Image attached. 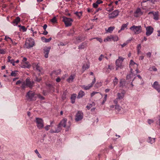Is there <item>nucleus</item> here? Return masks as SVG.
I'll use <instances>...</instances> for the list:
<instances>
[{"mask_svg": "<svg viewBox=\"0 0 160 160\" xmlns=\"http://www.w3.org/2000/svg\"><path fill=\"white\" fill-rule=\"evenodd\" d=\"M149 70L150 71H157V69L155 67V66H153L152 67L150 68L149 69Z\"/></svg>", "mask_w": 160, "mask_h": 160, "instance_id": "obj_39", "label": "nucleus"}, {"mask_svg": "<svg viewBox=\"0 0 160 160\" xmlns=\"http://www.w3.org/2000/svg\"><path fill=\"white\" fill-rule=\"evenodd\" d=\"M36 69L39 72H41L42 70V68L38 65L37 64L36 66Z\"/></svg>", "mask_w": 160, "mask_h": 160, "instance_id": "obj_35", "label": "nucleus"}, {"mask_svg": "<svg viewBox=\"0 0 160 160\" xmlns=\"http://www.w3.org/2000/svg\"><path fill=\"white\" fill-rule=\"evenodd\" d=\"M27 58H25V57H24L23 58V59L22 60V61L21 63H23V62H27Z\"/></svg>", "mask_w": 160, "mask_h": 160, "instance_id": "obj_57", "label": "nucleus"}, {"mask_svg": "<svg viewBox=\"0 0 160 160\" xmlns=\"http://www.w3.org/2000/svg\"><path fill=\"white\" fill-rule=\"evenodd\" d=\"M75 14L77 16V17L79 18H80L81 16H82V12H75Z\"/></svg>", "mask_w": 160, "mask_h": 160, "instance_id": "obj_32", "label": "nucleus"}, {"mask_svg": "<svg viewBox=\"0 0 160 160\" xmlns=\"http://www.w3.org/2000/svg\"><path fill=\"white\" fill-rule=\"evenodd\" d=\"M153 121L152 120L149 119L148 120V123L149 124H151L153 122Z\"/></svg>", "mask_w": 160, "mask_h": 160, "instance_id": "obj_62", "label": "nucleus"}, {"mask_svg": "<svg viewBox=\"0 0 160 160\" xmlns=\"http://www.w3.org/2000/svg\"><path fill=\"white\" fill-rule=\"evenodd\" d=\"M31 65L28 62L21 63V67L22 68H29Z\"/></svg>", "mask_w": 160, "mask_h": 160, "instance_id": "obj_17", "label": "nucleus"}, {"mask_svg": "<svg viewBox=\"0 0 160 160\" xmlns=\"http://www.w3.org/2000/svg\"><path fill=\"white\" fill-rule=\"evenodd\" d=\"M41 40L43 42H49L52 40V38L50 37L49 38L47 39L44 37H42L41 38Z\"/></svg>", "mask_w": 160, "mask_h": 160, "instance_id": "obj_21", "label": "nucleus"}, {"mask_svg": "<svg viewBox=\"0 0 160 160\" xmlns=\"http://www.w3.org/2000/svg\"><path fill=\"white\" fill-rule=\"evenodd\" d=\"M152 87L158 92H160V84L157 81L155 82L152 85Z\"/></svg>", "mask_w": 160, "mask_h": 160, "instance_id": "obj_14", "label": "nucleus"}, {"mask_svg": "<svg viewBox=\"0 0 160 160\" xmlns=\"http://www.w3.org/2000/svg\"><path fill=\"white\" fill-rule=\"evenodd\" d=\"M0 53L1 54H4L5 53L4 50L3 49H0Z\"/></svg>", "mask_w": 160, "mask_h": 160, "instance_id": "obj_56", "label": "nucleus"}, {"mask_svg": "<svg viewBox=\"0 0 160 160\" xmlns=\"http://www.w3.org/2000/svg\"><path fill=\"white\" fill-rule=\"evenodd\" d=\"M118 40V37L116 36H111L110 37H108L106 39L104 40V41L105 42L108 41H113L114 42L117 41Z\"/></svg>", "mask_w": 160, "mask_h": 160, "instance_id": "obj_7", "label": "nucleus"}, {"mask_svg": "<svg viewBox=\"0 0 160 160\" xmlns=\"http://www.w3.org/2000/svg\"><path fill=\"white\" fill-rule=\"evenodd\" d=\"M136 66V71L137 73H139V71L138 69V64L135 63L132 60H131L130 61V62L129 64V67L130 68V72L132 73V72H133L132 70V66Z\"/></svg>", "mask_w": 160, "mask_h": 160, "instance_id": "obj_6", "label": "nucleus"}, {"mask_svg": "<svg viewBox=\"0 0 160 160\" xmlns=\"http://www.w3.org/2000/svg\"><path fill=\"white\" fill-rule=\"evenodd\" d=\"M67 121V119L66 118H63L62 120L59 124L61 126H63L64 127H65L66 126V123Z\"/></svg>", "mask_w": 160, "mask_h": 160, "instance_id": "obj_19", "label": "nucleus"}, {"mask_svg": "<svg viewBox=\"0 0 160 160\" xmlns=\"http://www.w3.org/2000/svg\"><path fill=\"white\" fill-rule=\"evenodd\" d=\"M83 118V113L81 112L78 111L76 114L75 120L78 121L81 120Z\"/></svg>", "mask_w": 160, "mask_h": 160, "instance_id": "obj_10", "label": "nucleus"}, {"mask_svg": "<svg viewBox=\"0 0 160 160\" xmlns=\"http://www.w3.org/2000/svg\"><path fill=\"white\" fill-rule=\"evenodd\" d=\"M114 103L115 104H116L117 105V104L118 103V99L117 98H116V99H115V100H114Z\"/></svg>", "mask_w": 160, "mask_h": 160, "instance_id": "obj_63", "label": "nucleus"}, {"mask_svg": "<svg viewBox=\"0 0 160 160\" xmlns=\"http://www.w3.org/2000/svg\"><path fill=\"white\" fill-rule=\"evenodd\" d=\"M116 109L118 111H119L121 110V107L118 105H115Z\"/></svg>", "mask_w": 160, "mask_h": 160, "instance_id": "obj_40", "label": "nucleus"}, {"mask_svg": "<svg viewBox=\"0 0 160 160\" xmlns=\"http://www.w3.org/2000/svg\"><path fill=\"white\" fill-rule=\"evenodd\" d=\"M154 18H153L156 20H158L159 19V15L158 12H155L153 14Z\"/></svg>", "mask_w": 160, "mask_h": 160, "instance_id": "obj_27", "label": "nucleus"}, {"mask_svg": "<svg viewBox=\"0 0 160 160\" xmlns=\"http://www.w3.org/2000/svg\"><path fill=\"white\" fill-rule=\"evenodd\" d=\"M8 39L10 40L11 41V39H12L11 38H9V37H8L7 36H6L5 37V40H6V41H8Z\"/></svg>", "mask_w": 160, "mask_h": 160, "instance_id": "obj_50", "label": "nucleus"}, {"mask_svg": "<svg viewBox=\"0 0 160 160\" xmlns=\"http://www.w3.org/2000/svg\"><path fill=\"white\" fill-rule=\"evenodd\" d=\"M61 130V126L58 124L57 128L55 129L56 133H58L60 132Z\"/></svg>", "mask_w": 160, "mask_h": 160, "instance_id": "obj_30", "label": "nucleus"}, {"mask_svg": "<svg viewBox=\"0 0 160 160\" xmlns=\"http://www.w3.org/2000/svg\"><path fill=\"white\" fill-rule=\"evenodd\" d=\"M96 82L95 78L94 77L92 82L91 83V84H92V86H93L94 84Z\"/></svg>", "mask_w": 160, "mask_h": 160, "instance_id": "obj_60", "label": "nucleus"}, {"mask_svg": "<svg viewBox=\"0 0 160 160\" xmlns=\"http://www.w3.org/2000/svg\"><path fill=\"white\" fill-rule=\"evenodd\" d=\"M11 41L13 45H16L17 44V43L13 41L12 39H11Z\"/></svg>", "mask_w": 160, "mask_h": 160, "instance_id": "obj_59", "label": "nucleus"}, {"mask_svg": "<svg viewBox=\"0 0 160 160\" xmlns=\"http://www.w3.org/2000/svg\"><path fill=\"white\" fill-rule=\"evenodd\" d=\"M104 57V56L102 55L101 54L98 58V60L99 61H101L102 60V59Z\"/></svg>", "mask_w": 160, "mask_h": 160, "instance_id": "obj_47", "label": "nucleus"}, {"mask_svg": "<svg viewBox=\"0 0 160 160\" xmlns=\"http://www.w3.org/2000/svg\"><path fill=\"white\" fill-rule=\"evenodd\" d=\"M128 42H126L125 43H124L122 44H121V46H122V48L124 47L125 46L128 44Z\"/></svg>", "mask_w": 160, "mask_h": 160, "instance_id": "obj_58", "label": "nucleus"}, {"mask_svg": "<svg viewBox=\"0 0 160 160\" xmlns=\"http://www.w3.org/2000/svg\"><path fill=\"white\" fill-rule=\"evenodd\" d=\"M37 94L32 91H30L27 92L26 97L28 100L30 101L35 100L37 98Z\"/></svg>", "mask_w": 160, "mask_h": 160, "instance_id": "obj_1", "label": "nucleus"}, {"mask_svg": "<svg viewBox=\"0 0 160 160\" xmlns=\"http://www.w3.org/2000/svg\"><path fill=\"white\" fill-rule=\"evenodd\" d=\"M128 24V23H127L126 24H122L121 26L120 30L118 31V32H119L121 31L124 30L127 27Z\"/></svg>", "mask_w": 160, "mask_h": 160, "instance_id": "obj_28", "label": "nucleus"}, {"mask_svg": "<svg viewBox=\"0 0 160 160\" xmlns=\"http://www.w3.org/2000/svg\"><path fill=\"white\" fill-rule=\"evenodd\" d=\"M124 58L121 56L118 57V59H117L115 62L116 65L117 67L116 69L118 70V68L122 66V63L123 61Z\"/></svg>", "mask_w": 160, "mask_h": 160, "instance_id": "obj_5", "label": "nucleus"}, {"mask_svg": "<svg viewBox=\"0 0 160 160\" xmlns=\"http://www.w3.org/2000/svg\"><path fill=\"white\" fill-rule=\"evenodd\" d=\"M96 2L98 5L103 3L102 1L101 0H97Z\"/></svg>", "mask_w": 160, "mask_h": 160, "instance_id": "obj_54", "label": "nucleus"}, {"mask_svg": "<svg viewBox=\"0 0 160 160\" xmlns=\"http://www.w3.org/2000/svg\"><path fill=\"white\" fill-rule=\"evenodd\" d=\"M38 97L41 100H43L44 99V98L40 94H37V97Z\"/></svg>", "mask_w": 160, "mask_h": 160, "instance_id": "obj_41", "label": "nucleus"}, {"mask_svg": "<svg viewBox=\"0 0 160 160\" xmlns=\"http://www.w3.org/2000/svg\"><path fill=\"white\" fill-rule=\"evenodd\" d=\"M86 43H83L78 46V48L80 49H83L86 47Z\"/></svg>", "mask_w": 160, "mask_h": 160, "instance_id": "obj_31", "label": "nucleus"}, {"mask_svg": "<svg viewBox=\"0 0 160 160\" xmlns=\"http://www.w3.org/2000/svg\"><path fill=\"white\" fill-rule=\"evenodd\" d=\"M18 71H12V72L11 73L10 75L12 77H15L17 76V72Z\"/></svg>", "mask_w": 160, "mask_h": 160, "instance_id": "obj_33", "label": "nucleus"}, {"mask_svg": "<svg viewBox=\"0 0 160 160\" xmlns=\"http://www.w3.org/2000/svg\"><path fill=\"white\" fill-rule=\"evenodd\" d=\"M113 82L114 84V86H115L118 84V79L116 77H115L114 80H113Z\"/></svg>", "mask_w": 160, "mask_h": 160, "instance_id": "obj_36", "label": "nucleus"}, {"mask_svg": "<svg viewBox=\"0 0 160 160\" xmlns=\"http://www.w3.org/2000/svg\"><path fill=\"white\" fill-rule=\"evenodd\" d=\"M95 38L98 41H99L101 43L102 42V39L101 38Z\"/></svg>", "mask_w": 160, "mask_h": 160, "instance_id": "obj_46", "label": "nucleus"}, {"mask_svg": "<svg viewBox=\"0 0 160 160\" xmlns=\"http://www.w3.org/2000/svg\"><path fill=\"white\" fill-rule=\"evenodd\" d=\"M26 85L27 87L30 88H32L33 86L34 82H31L29 78H27L26 80Z\"/></svg>", "mask_w": 160, "mask_h": 160, "instance_id": "obj_13", "label": "nucleus"}, {"mask_svg": "<svg viewBox=\"0 0 160 160\" xmlns=\"http://www.w3.org/2000/svg\"><path fill=\"white\" fill-rule=\"evenodd\" d=\"M35 122L36 123V125L38 128L40 129L43 128L44 127V122L43 120L41 118H36Z\"/></svg>", "mask_w": 160, "mask_h": 160, "instance_id": "obj_3", "label": "nucleus"}, {"mask_svg": "<svg viewBox=\"0 0 160 160\" xmlns=\"http://www.w3.org/2000/svg\"><path fill=\"white\" fill-rule=\"evenodd\" d=\"M95 104L94 103H92V104H88L86 108L88 109H89L91 108L93 105H94Z\"/></svg>", "mask_w": 160, "mask_h": 160, "instance_id": "obj_37", "label": "nucleus"}, {"mask_svg": "<svg viewBox=\"0 0 160 160\" xmlns=\"http://www.w3.org/2000/svg\"><path fill=\"white\" fill-rule=\"evenodd\" d=\"M99 93V92H93L92 93H91V95L92 97H93L94 95L95 94Z\"/></svg>", "mask_w": 160, "mask_h": 160, "instance_id": "obj_53", "label": "nucleus"}, {"mask_svg": "<svg viewBox=\"0 0 160 160\" xmlns=\"http://www.w3.org/2000/svg\"><path fill=\"white\" fill-rule=\"evenodd\" d=\"M148 142L151 144H152L154 142V139L152 138L151 137H149Z\"/></svg>", "mask_w": 160, "mask_h": 160, "instance_id": "obj_38", "label": "nucleus"}, {"mask_svg": "<svg viewBox=\"0 0 160 160\" xmlns=\"http://www.w3.org/2000/svg\"><path fill=\"white\" fill-rule=\"evenodd\" d=\"M92 87V84H91L88 85V86L82 85L81 86L82 88L85 90H88Z\"/></svg>", "mask_w": 160, "mask_h": 160, "instance_id": "obj_20", "label": "nucleus"}, {"mask_svg": "<svg viewBox=\"0 0 160 160\" xmlns=\"http://www.w3.org/2000/svg\"><path fill=\"white\" fill-rule=\"evenodd\" d=\"M119 11L118 10H115L112 12L108 14L109 19H112L117 17L119 14Z\"/></svg>", "mask_w": 160, "mask_h": 160, "instance_id": "obj_8", "label": "nucleus"}, {"mask_svg": "<svg viewBox=\"0 0 160 160\" xmlns=\"http://www.w3.org/2000/svg\"><path fill=\"white\" fill-rule=\"evenodd\" d=\"M11 63H12L13 66H15V62L14 61V59H12L11 60V61L10 62Z\"/></svg>", "mask_w": 160, "mask_h": 160, "instance_id": "obj_52", "label": "nucleus"}, {"mask_svg": "<svg viewBox=\"0 0 160 160\" xmlns=\"http://www.w3.org/2000/svg\"><path fill=\"white\" fill-rule=\"evenodd\" d=\"M61 72V71L60 69L54 70L50 74L52 78L54 79L55 77L60 74Z\"/></svg>", "mask_w": 160, "mask_h": 160, "instance_id": "obj_11", "label": "nucleus"}, {"mask_svg": "<svg viewBox=\"0 0 160 160\" xmlns=\"http://www.w3.org/2000/svg\"><path fill=\"white\" fill-rule=\"evenodd\" d=\"M21 19L19 17H17L14 19L12 23L14 26L17 25L20 21Z\"/></svg>", "mask_w": 160, "mask_h": 160, "instance_id": "obj_18", "label": "nucleus"}, {"mask_svg": "<svg viewBox=\"0 0 160 160\" xmlns=\"http://www.w3.org/2000/svg\"><path fill=\"white\" fill-rule=\"evenodd\" d=\"M51 49L50 47H45L43 49L44 53L45 54L44 57L45 58H47L48 57V55L50 49Z\"/></svg>", "mask_w": 160, "mask_h": 160, "instance_id": "obj_15", "label": "nucleus"}, {"mask_svg": "<svg viewBox=\"0 0 160 160\" xmlns=\"http://www.w3.org/2000/svg\"><path fill=\"white\" fill-rule=\"evenodd\" d=\"M141 48V46L140 44H138L137 47V50H140Z\"/></svg>", "mask_w": 160, "mask_h": 160, "instance_id": "obj_55", "label": "nucleus"}, {"mask_svg": "<svg viewBox=\"0 0 160 160\" xmlns=\"http://www.w3.org/2000/svg\"><path fill=\"white\" fill-rule=\"evenodd\" d=\"M92 6L93 8H97L98 7V4L96 2L93 4Z\"/></svg>", "mask_w": 160, "mask_h": 160, "instance_id": "obj_44", "label": "nucleus"}, {"mask_svg": "<svg viewBox=\"0 0 160 160\" xmlns=\"http://www.w3.org/2000/svg\"><path fill=\"white\" fill-rule=\"evenodd\" d=\"M89 68V64L87 63L86 65H84L82 66V69L83 71H84L86 69H88Z\"/></svg>", "mask_w": 160, "mask_h": 160, "instance_id": "obj_26", "label": "nucleus"}, {"mask_svg": "<svg viewBox=\"0 0 160 160\" xmlns=\"http://www.w3.org/2000/svg\"><path fill=\"white\" fill-rule=\"evenodd\" d=\"M130 29L135 34H138L142 32L141 27L140 26H136L133 25L130 28Z\"/></svg>", "mask_w": 160, "mask_h": 160, "instance_id": "obj_4", "label": "nucleus"}, {"mask_svg": "<svg viewBox=\"0 0 160 160\" xmlns=\"http://www.w3.org/2000/svg\"><path fill=\"white\" fill-rule=\"evenodd\" d=\"M56 80L57 82H59L61 81V78L59 77H58L56 79Z\"/></svg>", "mask_w": 160, "mask_h": 160, "instance_id": "obj_61", "label": "nucleus"}, {"mask_svg": "<svg viewBox=\"0 0 160 160\" xmlns=\"http://www.w3.org/2000/svg\"><path fill=\"white\" fill-rule=\"evenodd\" d=\"M118 99H122L124 96V94L123 93H118L117 94Z\"/></svg>", "mask_w": 160, "mask_h": 160, "instance_id": "obj_29", "label": "nucleus"}, {"mask_svg": "<svg viewBox=\"0 0 160 160\" xmlns=\"http://www.w3.org/2000/svg\"><path fill=\"white\" fill-rule=\"evenodd\" d=\"M125 81L124 80H123L122 79L120 80V86L121 87L122 86L123 84H124Z\"/></svg>", "mask_w": 160, "mask_h": 160, "instance_id": "obj_42", "label": "nucleus"}, {"mask_svg": "<svg viewBox=\"0 0 160 160\" xmlns=\"http://www.w3.org/2000/svg\"><path fill=\"white\" fill-rule=\"evenodd\" d=\"M77 94H73L71 97V102L72 103H74L75 102V100L76 98Z\"/></svg>", "mask_w": 160, "mask_h": 160, "instance_id": "obj_22", "label": "nucleus"}, {"mask_svg": "<svg viewBox=\"0 0 160 160\" xmlns=\"http://www.w3.org/2000/svg\"><path fill=\"white\" fill-rule=\"evenodd\" d=\"M130 74L128 75L127 76V79H130L134 77L135 76V75L134 74L133 72H132V73L130 72Z\"/></svg>", "mask_w": 160, "mask_h": 160, "instance_id": "obj_23", "label": "nucleus"}, {"mask_svg": "<svg viewBox=\"0 0 160 160\" xmlns=\"http://www.w3.org/2000/svg\"><path fill=\"white\" fill-rule=\"evenodd\" d=\"M114 28L115 27H110L107 30H106V31L107 32L111 33Z\"/></svg>", "mask_w": 160, "mask_h": 160, "instance_id": "obj_25", "label": "nucleus"}, {"mask_svg": "<svg viewBox=\"0 0 160 160\" xmlns=\"http://www.w3.org/2000/svg\"><path fill=\"white\" fill-rule=\"evenodd\" d=\"M51 21L52 22L54 23L56 22V18L55 17H54L52 19H51Z\"/></svg>", "mask_w": 160, "mask_h": 160, "instance_id": "obj_45", "label": "nucleus"}, {"mask_svg": "<svg viewBox=\"0 0 160 160\" xmlns=\"http://www.w3.org/2000/svg\"><path fill=\"white\" fill-rule=\"evenodd\" d=\"M84 95H85L84 92L82 91H80L78 93L77 98H81L83 96H84Z\"/></svg>", "mask_w": 160, "mask_h": 160, "instance_id": "obj_24", "label": "nucleus"}, {"mask_svg": "<svg viewBox=\"0 0 160 160\" xmlns=\"http://www.w3.org/2000/svg\"><path fill=\"white\" fill-rule=\"evenodd\" d=\"M75 77V74H73L71 76V81H73Z\"/></svg>", "mask_w": 160, "mask_h": 160, "instance_id": "obj_48", "label": "nucleus"}, {"mask_svg": "<svg viewBox=\"0 0 160 160\" xmlns=\"http://www.w3.org/2000/svg\"><path fill=\"white\" fill-rule=\"evenodd\" d=\"M62 21L64 22L66 27H69L70 26V18H68L65 16H63L62 17Z\"/></svg>", "mask_w": 160, "mask_h": 160, "instance_id": "obj_12", "label": "nucleus"}, {"mask_svg": "<svg viewBox=\"0 0 160 160\" xmlns=\"http://www.w3.org/2000/svg\"><path fill=\"white\" fill-rule=\"evenodd\" d=\"M51 126L52 127V126L51 125H47L45 127V128L46 131H48L49 129V127Z\"/></svg>", "mask_w": 160, "mask_h": 160, "instance_id": "obj_49", "label": "nucleus"}, {"mask_svg": "<svg viewBox=\"0 0 160 160\" xmlns=\"http://www.w3.org/2000/svg\"><path fill=\"white\" fill-rule=\"evenodd\" d=\"M26 87H27V86L26 85V82H23L22 83V85L21 86L22 88L23 89H24Z\"/></svg>", "mask_w": 160, "mask_h": 160, "instance_id": "obj_43", "label": "nucleus"}, {"mask_svg": "<svg viewBox=\"0 0 160 160\" xmlns=\"http://www.w3.org/2000/svg\"><path fill=\"white\" fill-rule=\"evenodd\" d=\"M145 28L146 31V34L147 36H149L153 32V28L151 26L145 27Z\"/></svg>", "mask_w": 160, "mask_h": 160, "instance_id": "obj_9", "label": "nucleus"}, {"mask_svg": "<svg viewBox=\"0 0 160 160\" xmlns=\"http://www.w3.org/2000/svg\"><path fill=\"white\" fill-rule=\"evenodd\" d=\"M114 9L113 7L112 6L111 8H107L106 9L107 11L108 12H111Z\"/></svg>", "mask_w": 160, "mask_h": 160, "instance_id": "obj_51", "label": "nucleus"}, {"mask_svg": "<svg viewBox=\"0 0 160 160\" xmlns=\"http://www.w3.org/2000/svg\"><path fill=\"white\" fill-rule=\"evenodd\" d=\"M48 33V32L46 31V30H44V31L43 32V33H42V34L45 35H47Z\"/></svg>", "mask_w": 160, "mask_h": 160, "instance_id": "obj_64", "label": "nucleus"}, {"mask_svg": "<svg viewBox=\"0 0 160 160\" xmlns=\"http://www.w3.org/2000/svg\"><path fill=\"white\" fill-rule=\"evenodd\" d=\"M18 27L20 28V30H22L23 32H25L27 30V29L25 28V27L24 26H21V25H18Z\"/></svg>", "mask_w": 160, "mask_h": 160, "instance_id": "obj_34", "label": "nucleus"}, {"mask_svg": "<svg viewBox=\"0 0 160 160\" xmlns=\"http://www.w3.org/2000/svg\"><path fill=\"white\" fill-rule=\"evenodd\" d=\"M143 12L141 11L140 8H138L137 9L134 13V16L135 17H138L142 15Z\"/></svg>", "mask_w": 160, "mask_h": 160, "instance_id": "obj_16", "label": "nucleus"}, {"mask_svg": "<svg viewBox=\"0 0 160 160\" xmlns=\"http://www.w3.org/2000/svg\"><path fill=\"white\" fill-rule=\"evenodd\" d=\"M35 44V42L33 39L30 38L27 40L25 44L26 48L29 49L32 47Z\"/></svg>", "mask_w": 160, "mask_h": 160, "instance_id": "obj_2", "label": "nucleus"}]
</instances>
